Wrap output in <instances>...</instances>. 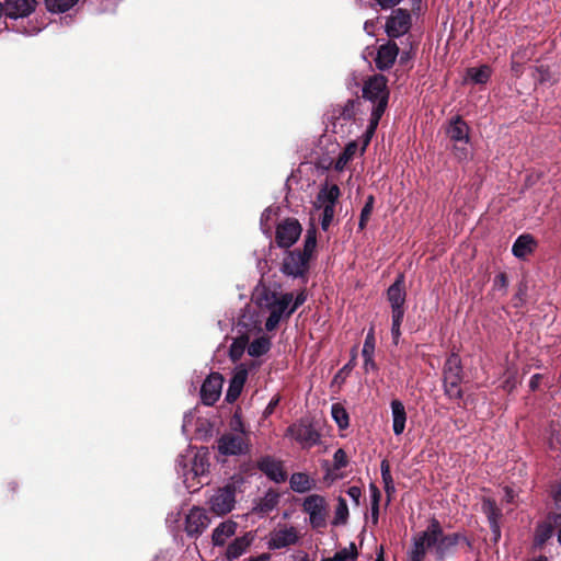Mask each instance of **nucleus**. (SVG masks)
Here are the masks:
<instances>
[{
    "label": "nucleus",
    "mask_w": 561,
    "mask_h": 561,
    "mask_svg": "<svg viewBox=\"0 0 561 561\" xmlns=\"http://www.w3.org/2000/svg\"><path fill=\"white\" fill-rule=\"evenodd\" d=\"M380 492L375 485H370V500H371V506H379L380 501Z\"/></svg>",
    "instance_id": "nucleus-54"
},
{
    "label": "nucleus",
    "mask_w": 561,
    "mask_h": 561,
    "mask_svg": "<svg viewBox=\"0 0 561 561\" xmlns=\"http://www.w3.org/2000/svg\"><path fill=\"white\" fill-rule=\"evenodd\" d=\"M207 455L206 448L188 447L178 457L176 471L188 490H198L199 484L203 483L201 479L207 474L209 468Z\"/></svg>",
    "instance_id": "nucleus-3"
},
{
    "label": "nucleus",
    "mask_w": 561,
    "mask_h": 561,
    "mask_svg": "<svg viewBox=\"0 0 561 561\" xmlns=\"http://www.w3.org/2000/svg\"><path fill=\"white\" fill-rule=\"evenodd\" d=\"M346 493L355 502L356 505L359 504V499L362 496L360 488L352 485L347 489Z\"/></svg>",
    "instance_id": "nucleus-53"
},
{
    "label": "nucleus",
    "mask_w": 561,
    "mask_h": 561,
    "mask_svg": "<svg viewBox=\"0 0 561 561\" xmlns=\"http://www.w3.org/2000/svg\"><path fill=\"white\" fill-rule=\"evenodd\" d=\"M271 554L268 553H261L256 557H250L247 561H270Z\"/></svg>",
    "instance_id": "nucleus-59"
},
{
    "label": "nucleus",
    "mask_w": 561,
    "mask_h": 561,
    "mask_svg": "<svg viewBox=\"0 0 561 561\" xmlns=\"http://www.w3.org/2000/svg\"><path fill=\"white\" fill-rule=\"evenodd\" d=\"M271 340L265 335H260L255 337L252 342L249 341L248 344V354L251 357H260L266 354L271 348Z\"/></svg>",
    "instance_id": "nucleus-29"
},
{
    "label": "nucleus",
    "mask_w": 561,
    "mask_h": 561,
    "mask_svg": "<svg viewBox=\"0 0 561 561\" xmlns=\"http://www.w3.org/2000/svg\"><path fill=\"white\" fill-rule=\"evenodd\" d=\"M382 9H390L398 4L401 0H376Z\"/></svg>",
    "instance_id": "nucleus-56"
},
{
    "label": "nucleus",
    "mask_w": 561,
    "mask_h": 561,
    "mask_svg": "<svg viewBox=\"0 0 561 561\" xmlns=\"http://www.w3.org/2000/svg\"><path fill=\"white\" fill-rule=\"evenodd\" d=\"M374 203H375L374 196L369 195L366 199V203H365L362 211H360V218H359V224H358L360 229H364L366 227V224L373 213Z\"/></svg>",
    "instance_id": "nucleus-46"
},
{
    "label": "nucleus",
    "mask_w": 561,
    "mask_h": 561,
    "mask_svg": "<svg viewBox=\"0 0 561 561\" xmlns=\"http://www.w3.org/2000/svg\"><path fill=\"white\" fill-rule=\"evenodd\" d=\"M356 100H347L343 105H340L337 111V115L335 116L339 119L348 121L355 116V105Z\"/></svg>",
    "instance_id": "nucleus-40"
},
{
    "label": "nucleus",
    "mask_w": 561,
    "mask_h": 561,
    "mask_svg": "<svg viewBox=\"0 0 561 561\" xmlns=\"http://www.w3.org/2000/svg\"><path fill=\"white\" fill-rule=\"evenodd\" d=\"M504 492H505L504 497H505L506 502H508V503L512 502L514 500V496H515L514 495V491L511 488L506 486L504 489Z\"/></svg>",
    "instance_id": "nucleus-61"
},
{
    "label": "nucleus",
    "mask_w": 561,
    "mask_h": 561,
    "mask_svg": "<svg viewBox=\"0 0 561 561\" xmlns=\"http://www.w3.org/2000/svg\"><path fill=\"white\" fill-rule=\"evenodd\" d=\"M277 503V495L273 493L266 494L263 500V503L260 505V510L262 512L271 511Z\"/></svg>",
    "instance_id": "nucleus-52"
},
{
    "label": "nucleus",
    "mask_w": 561,
    "mask_h": 561,
    "mask_svg": "<svg viewBox=\"0 0 561 561\" xmlns=\"http://www.w3.org/2000/svg\"><path fill=\"white\" fill-rule=\"evenodd\" d=\"M320 215V222L322 230L327 231L333 221L335 215V207L322 208Z\"/></svg>",
    "instance_id": "nucleus-49"
},
{
    "label": "nucleus",
    "mask_w": 561,
    "mask_h": 561,
    "mask_svg": "<svg viewBox=\"0 0 561 561\" xmlns=\"http://www.w3.org/2000/svg\"><path fill=\"white\" fill-rule=\"evenodd\" d=\"M404 308L391 309V336L394 344H398L401 335V324L404 318Z\"/></svg>",
    "instance_id": "nucleus-34"
},
{
    "label": "nucleus",
    "mask_w": 561,
    "mask_h": 561,
    "mask_svg": "<svg viewBox=\"0 0 561 561\" xmlns=\"http://www.w3.org/2000/svg\"><path fill=\"white\" fill-rule=\"evenodd\" d=\"M79 0H45L46 8L53 13H64L70 10Z\"/></svg>",
    "instance_id": "nucleus-38"
},
{
    "label": "nucleus",
    "mask_w": 561,
    "mask_h": 561,
    "mask_svg": "<svg viewBox=\"0 0 561 561\" xmlns=\"http://www.w3.org/2000/svg\"><path fill=\"white\" fill-rule=\"evenodd\" d=\"M364 369L366 371L375 370L376 369V364L374 362V356H369V359L364 358Z\"/></svg>",
    "instance_id": "nucleus-57"
},
{
    "label": "nucleus",
    "mask_w": 561,
    "mask_h": 561,
    "mask_svg": "<svg viewBox=\"0 0 561 561\" xmlns=\"http://www.w3.org/2000/svg\"><path fill=\"white\" fill-rule=\"evenodd\" d=\"M508 287V280L505 275V273H499L493 280V288L494 290L502 291L503 294L506 293Z\"/></svg>",
    "instance_id": "nucleus-50"
},
{
    "label": "nucleus",
    "mask_w": 561,
    "mask_h": 561,
    "mask_svg": "<svg viewBox=\"0 0 561 561\" xmlns=\"http://www.w3.org/2000/svg\"><path fill=\"white\" fill-rule=\"evenodd\" d=\"M210 510L217 515H225L232 511L236 504V488L225 485L219 488L208 501Z\"/></svg>",
    "instance_id": "nucleus-8"
},
{
    "label": "nucleus",
    "mask_w": 561,
    "mask_h": 561,
    "mask_svg": "<svg viewBox=\"0 0 561 561\" xmlns=\"http://www.w3.org/2000/svg\"><path fill=\"white\" fill-rule=\"evenodd\" d=\"M411 25L412 21L409 11L396 9L386 22V33L389 37H400L409 32Z\"/></svg>",
    "instance_id": "nucleus-11"
},
{
    "label": "nucleus",
    "mask_w": 561,
    "mask_h": 561,
    "mask_svg": "<svg viewBox=\"0 0 561 561\" xmlns=\"http://www.w3.org/2000/svg\"><path fill=\"white\" fill-rule=\"evenodd\" d=\"M385 110L386 108H382V105L381 106H373L369 125L364 135L360 153H363L366 150V147L370 142V139H371L373 135L375 134V130L379 124V121H380L382 114L385 113Z\"/></svg>",
    "instance_id": "nucleus-28"
},
{
    "label": "nucleus",
    "mask_w": 561,
    "mask_h": 561,
    "mask_svg": "<svg viewBox=\"0 0 561 561\" xmlns=\"http://www.w3.org/2000/svg\"><path fill=\"white\" fill-rule=\"evenodd\" d=\"M444 376H462V367L460 357L453 353L447 358L444 366Z\"/></svg>",
    "instance_id": "nucleus-36"
},
{
    "label": "nucleus",
    "mask_w": 561,
    "mask_h": 561,
    "mask_svg": "<svg viewBox=\"0 0 561 561\" xmlns=\"http://www.w3.org/2000/svg\"><path fill=\"white\" fill-rule=\"evenodd\" d=\"M385 110L386 108H382V105L381 106H373L369 125L364 135L360 153H363L366 150V147L370 142V139H371L373 135L375 134V130L379 124V121H380L382 114L385 113Z\"/></svg>",
    "instance_id": "nucleus-27"
},
{
    "label": "nucleus",
    "mask_w": 561,
    "mask_h": 561,
    "mask_svg": "<svg viewBox=\"0 0 561 561\" xmlns=\"http://www.w3.org/2000/svg\"><path fill=\"white\" fill-rule=\"evenodd\" d=\"M36 8V0H5L3 12L7 18L20 19L28 16Z\"/></svg>",
    "instance_id": "nucleus-16"
},
{
    "label": "nucleus",
    "mask_w": 561,
    "mask_h": 561,
    "mask_svg": "<svg viewBox=\"0 0 561 561\" xmlns=\"http://www.w3.org/2000/svg\"><path fill=\"white\" fill-rule=\"evenodd\" d=\"M224 378L219 373L210 374L202 385L201 399L205 405H213L221 394Z\"/></svg>",
    "instance_id": "nucleus-15"
},
{
    "label": "nucleus",
    "mask_w": 561,
    "mask_h": 561,
    "mask_svg": "<svg viewBox=\"0 0 561 561\" xmlns=\"http://www.w3.org/2000/svg\"><path fill=\"white\" fill-rule=\"evenodd\" d=\"M301 234V226L296 219H286L277 226L276 243L280 248H290Z\"/></svg>",
    "instance_id": "nucleus-13"
},
{
    "label": "nucleus",
    "mask_w": 561,
    "mask_h": 561,
    "mask_svg": "<svg viewBox=\"0 0 561 561\" xmlns=\"http://www.w3.org/2000/svg\"><path fill=\"white\" fill-rule=\"evenodd\" d=\"M340 196L341 191L336 184H325L319 191L316 201L313 202V207L316 210H320L322 208L328 207H335Z\"/></svg>",
    "instance_id": "nucleus-18"
},
{
    "label": "nucleus",
    "mask_w": 561,
    "mask_h": 561,
    "mask_svg": "<svg viewBox=\"0 0 561 561\" xmlns=\"http://www.w3.org/2000/svg\"><path fill=\"white\" fill-rule=\"evenodd\" d=\"M302 508L309 515L313 528L325 526L327 502L323 496L319 494L307 496L302 503Z\"/></svg>",
    "instance_id": "nucleus-9"
},
{
    "label": "nucleus",
    "mask_w": 561,
    "mask_h": 561,
    "mask_svg": "<svg viewBox=\"0 0 561 561\" xmlns=\"http://www.w3.org/2000/svg\"><path fill=\"white\" fill-rule=\"evenodd\" d=\"M271 214H272V209H271V208H266V209L262 213V216H261V225H262V226L264 225V221H265V220H268V219H270Z\"/></svg>",
    "instance_id": "nucleus-63"
},
{
    "label": "nucleus",
    "mask_w": 561,
    "mask_h": 561,
    "mask_svg": "<svg viewBox=\"0 0 561 561\" xmlns=\"http://www.w3.org/2000/svg\"><path fill=\"white\" fill-rule=\"evenodd\" d=\"M358 151V142L353 140L350 141L344 150L340 153L339 158L335 161L334 169L336 171H343L347 163L354 159L355 154Z\"/></svg>",
    "instance_id": "nucleus-30"
},
{
    "label": "nucleus",
    "mask_w": 561,
    "mask_h": 561,
    "mask_svg": "<svg viewBox=\"0 0 561 561\" xmlns=\"http://www.w3.org/2000/svg\"><path fill=\"white\" fill-rule=\"evenodd\" d=\"M446 133L454 142H469V126L459 116L449 122Z\"/></svg>",
    "instance_id": "nucleus-24"
},
{
    "label": "nucleus",
    "mask_w": 561,
    "mask_h": 561,
    "mask_svg": "<svg viewBox=\"0 0 561 561\" xmlns=\"http://www.w3.org/2000/svg\"><path fill=\"white\" fill-rule=\"evenodd\" d=\"M399 55V47L393 42H388L378 47L375 57L376 67L383 71L390 69Z\"/></svg>",
    "instance_id": "nucleus-17"
},
{
    "label": "nucleus",
    "mask_w": 561,
    "mask_h": 561,
    "mask_svg": "<svg viewBox=\"0 0 561 561\" xmlns=\"http://www.w3.org/2000/svg\"><path fill=\"white\" fill-rule=\"evenodd\" d=\"M553 529L550 524H540L536 528L535 533V541L537 545L541 546L545 543L551 536H552Z\"/></svg>",
    "instance_id": "nucleus-42"
},
{
    "label": "nucleus",
    "mask_w": 561,
    "mask_h": 561,
    "mask_svg": "<svg viewBox=\"0 0 561 561\" xmlns=\"http://www.w3.org/2000/svg\"><path fill=\"white\" fill-rule=\"evenodd\" d=\"M249 335H240L236 337L229 347V357L232 362L239 360L248 351Z\"/></svg>",
    "instance_id": "nucleus-33"
},
{
    "label": "nucleus",
    "mask_w": 561,
    "mask_h": 561,
    "mask_svg": "<svg viewBox=\"0 0 561 561\" xmlns=\"http://www.w3.org/2000/svg\"><path fill=\"white\" fill-rule=\"evenodd\" d=\"M218 451L225 456L245 455L250 448L249 434L225 433L217 442Z\"/></svg>",
    "instance_id": "nucleus-4"
},
{
    "label": "nucleus",
    "mask_w": 561,
    "mask_h": 561,
    "mask_svg": "<svg viewBox=\"0 0 561 561\" xmlns=\"http://www.w3.org/2000/svg\"><path fill=\"white\" fill-rule=\"evenodd\" d=\"M375 353V335H374V329L371 328L365 339L362 355L364 358L369 359V356H374Z\"/></svg>",
    "instance_id": "nucleus-47"
},
{
    "label": "nucleus",
    "mask_w": 561,
    "mask_h": 561,
    "mask_svg": "<svg viewBox=\"0 0 561 561\" xmlns=\"http://www.w3.org/2000/svg\"><path fill=\"white\" fill-rule=\"evenodd\" d=\"M482 511L488 517L492 533L494 534L495 538H499L501 536V510L497 507L496 503L492 499L485 497L482 501Z\"/></svg>",
    "instance_id": "nucleus-21"
},
{
    "label": "nucleus",
    "mask_w": 561,
    "mask_h": 561,
    "mask_svg": "<svg viewBox=\"0 0 561 561\" xmlns=\"http://www.w3.org/2000/svg\"><path fill=\"white\" fill-rule=\"evenodd\" d=\"M407 298L404 276L398 275L394 283L387 290V300L390 304L391 309L404 308Z\"/></svg>",
    "instance_id": "nucleus-19"
},
{
    "label": "nucleus",
    "mask_w": 561,
    "mask_h": 561,
    "mask_svg": "<svg viewBox=\"0 0 561 561\" xmlns=\"http://www.w3.org/2000/svg\"><path fill=\"white\" fill-rule=\"evenodd\" d=\"M458 534L444 535L440 524L432 519L424 531L413 537L409 561H423L427 549L434 548L438 559L443 560L458 543Z\"/></svg>",
    "instance_id": "nucleus-2"
},
{
    "label": "nucleus",
    "mask_w": 561,
    "mask_h": 561,
    "mask_svg": "<svg viewBox=\"0 0 561 561\" xmlns=\"http://www.w3.org/2000/svg\"><path fill=\"white\" fill-rule=\"evenodd\" d=\"M288 434L296 439L304 448H310L320 440V434L307 422H299L288 427Z\"/></svg>",
    "instance_id": "nucleus-12"
},
{
    "label": "nucleus",
    "mask_w": 561,
    "mask_h": 561,
    "mask_svg": "<svg viewBox=\"0 0 561 561\" xmlns=\"http://www.w3.org/2000/svg\"><path fill=\"white\" fill-rule=\"evenodd\" d=\"M257 364L251 362V364L241 363L237 365L232 371L229 387L226 392L225 400L229 403H233L241 394L244 383L248 379L249 373L256 368Z\"/></svg>",
    "instance_id": "nucleus-7"
},
{
    "label": "nucleus",
    "mask_w": 561,
    "mask_h": 561,
    "mask_svg": "<svg viewBox=\"0 0 561 561\" xmlns=\"http://www.w3.org/2000/svg\"><path fill=\"white\" fill-rule=\"evenodd\" d=\"M259 469L277 483L284 482L287 478L282 462L271 457L262 458L259 461Z\"/></svg>",
    "instance_id": "nucleus-20"
},
{
    "label": "nucleus",
    "mask_w": 561,
    "mask_h": 561,
    "mask_svg": "<svg viewBox=\"0 0 561 561\" xmlns=\"http://www.w3.org/2000/svg\"><path fill=\"white\" fill-rule=\"evenodd\" d=\"M380 470H381V478L385 483V490H386L387 494L390 495L392 492H394V485H393L392 477L390 473L389 463L386 460L381 461Z\"/></svg>",
    "instance_id": "nucleus-43"
},
{
    "label": "nucleus",
    "mask_w": 561,
    "mask_h": 561,
    "mask_svg": "<svg viewBox=\"0 0 561 561\" xmlns=\"http://www.w3.org/2000/svg\"><path fill=\"white\" fill-rule=\"evenodd\" d=\"M316 245H317L316 230L310 229L306 233L304 250L300 251L301 254L307 255V259L310 260L311 254H312L313 250L316 249Z\"/></svg>",
    "instance_id": "nucleus-45"
},
{
    "label": "nucleus",
    "mask_w": 561,
    "mask_h": 561,
    "mask_svg": "<svg viewBox=\"0 0 561 561\" xmlns=\"http://www.w3.org/2000/svg\"><path fill=\"white\" fill-rule=\"evenodd\" d=\"M379 506H371V519L374 524L378 523Z\"/></svg>",
    "instance_id": "nucleus-62"
},
{
    "label": "nucleus",
    "mask_w": 561,
    "mask_h": 561,
    "mask_svg": "<svg viewBox=\"0 0 561 561\" xmlns=\"http://www.w3.org/2000/svg\"><path fill=\"white\" fill-rule=\"evenodd\" d=\"M278 403V399H272L270 401V403L267 404L266 409H265V414L268 415L273 412V410L275 409V407L277 405Z\"/></svg>",
    "instance_id": "nucleus-60"
},
{
    "label": "nucleus",
    "mask_w": 561,
    "mask_h": 561,
    "mask_svg": "<svg viewBox=\"0 0 561 561\" xmlns=\"http://www.w3.org/2000/svg\"><path fill=\"white\" fill-rule=\"evenodd\" d=\"M536 247L537 241L535 238L529 233H524L513 243L512 253L515 257L524 260L535 251Z\"/></svg>",
    "instance_id": "nucleus-22"
},
{
    "label": "nucleus",
    "mask_w": 561,
    "mask_h": 561,
    "mask_svg": "<svg viewBox=\"0 0 561 561\" xmlns=\"http://www.w3.org/2000/svg\"><path fill=\"white\" fill-rule=\"evenodd\" d=\"M391 414H392V430L393 433L399 436L404 432L407 422V412L403 403L400 400L391 401Z\"/></svg>",
    "instance_id": "nucleus-26"
},
{
    "label": "nucleus",
    "mask_w": 561,
    "mask_h": 561,
    "mask_svg": "<svg viewBox=\"0 0 561 561\" xmlns=\"http://www.w3.org/2000/svg\"><path fill=\"white\" fill-rule=\"evenodd\" d=\"M253 539L254 536L251 533H245L243 536L237 537L227 547L226 558L232 561L241 557L251 546Z\"/></svg>",
    "instance_id": "nucleus-23"
},
{
    "label": "nucleus",
    "mask_w": 561,
    "mask_h": 561,
    "mask_svg": "<svg viewBox=\"0 0 561 561\" xmlns=\"http://www.w3.org/2000/svg\"><path fill=\"white\" fill-rule=\"evenodd\" d=\"M229 426H230L229 433L249 434L248 431L245 430L241 414L238 411H236L234 414L232 415Z\"/></svg>",
    "instance_id": "nucleus-48"
},
{
    "label": "nucleus",
    "mask_w": 561,
    "mask_h": 561,
    "mask_svg": "<svg viewBox=\"0 0 561 561\" xmlns=\"http://www.w3.org/2000/svg\"><path fill=\"white\" fill-rule=\"evenodd\" d=\"M334 467L337 469L344 468L347 465L346 453L343 449H337L333 455Z\"/></svg>",
    "instance_id": "nucleus-51"
},
{
    "label": "nucleus",
    "mask_w": 561,
    "mask_h": 561,
    "mask_svg": "<svg viewBox=\"0 0 561 561\" xmlns=\"http://www.w3.org/2000/svg\"><path fill=\"white\" fill-rule=\"evenodd\" d=\"M461 381L462 376H444V389L448 398L460 399L462 397Z\"/></svg>",
    "instance_id": "nucleus-31"
},
{
    "label": "nucleus",
    "mask_w": 561,
    "mask_h": 561,
    "mask_svg": "<svg viewBox=\"0 0 561 561\" xmlns=\"http://www.w3.org/2000/svg\"><path fill=\"white\" fill-rule=\"evenodd\" d=\"M331 414L333 420L336 422L337 426L341 430H345L348 427V413L340 403L332 404Z\"/></svg>",
    "instance_id": "nucleus-37"
},
{
    "label": "nucleus",
    "mask_w": 561,
    "mask_h": 561,
    "mask_svg": "<svg viewBox=\"0 0 561 561\" xmlns=\"http://www.w3.org/2000/svg\"><path fill=\"white\" fill-rule=\"evenodd\" d=\"M540 379H541V375H539V374L534 375V376L530 378L529 387H530L533 390H536V389L539 387Z\"/></svg>",
    "instance_id": "nucleus-58"
},
{
    "label": "nucleus",
    "mask_w": 561,
    "mask_h": 561,
    "mask_svg": "<svg viewBox=\"0 0 561 561\" xmlns=\"http://www.w3.org/2000/svg\"><path fill=\"white\" fill-rule=\"evenodd\" d=\"M348 518V507L347 503L343 497H339L337 505L335 508V516L333 519V525H344Z\"/></svg>",
    "instance_id": "nucleus-39"
},
{
    "label": "nucleus",
    "mask_w": 561,
    "mask_h": 561,
    "mask_svg": "<svg viewBox=\"0 0 561 561\" xmlns=\"http://www.w3.org/2000/svg\"><path fill=\"white\" fill-rule=\"evenodd\" d=\"M492 70L489 66L472 67L467 70V79L474 84H484L489 81Z\"/></svg>",
    "instance_id": "nucleus-32"
},
{
    "label": "nucleus",
    "mask_w": 561,
    "mask_h": 561,
    "mask_svg": "<svg viewBox=\"0 0 561 561\" xmlns=\"http://www.w3.org/2000/svg\"><path fill=\"white\" fill-rule=\"evenodd\" d=\"M290 488L298 493L307 492L312 486V481L306 473H294L289 480Z\"/></svg>",
    "instance_id": "nucleus-35"
},
{
    "label": "nucleus",
    "mask_w": 561,
    "mask_h": 561,
    "mask_svg": "<svg viewBox=\"0 0 561 561\" xmlns=\"http://www.w3.org/2000/svg\"><path fill=\"white\" fill-rule=\"evenodd\" d=\"M363 96L373 103V106L387 107L388 104V90L387 79L381 75H375L369 78L363 88Z\"/></svg>",
    "instance_id": "nucleus-5"
},
{
    "label": "nucleus",
    "mask_w": 561,
    "mask_h": 561,
    "mask_svg": "<svg viewBox=\"0 0 561 561\" xmlns=\"http://www.w3.org/2000/svg\"><path fill=\"white\" fill-rule=\"evenodd\" d=\"M309 260L299 250L289 251L285 254L280 271L286 276L294 278L304 277L308 272Z\"/></svg>",
    "instance_id": "nucleus-10"
},
{
    "label": "nucleus",
    "mask_w": 561,
    "mask_h": 561,
    "mask_svg": "<svg viewBox=\"0 0 561 561\" xmlns=\"http://www.w3.org/2000/svg\"><path fill=\"white\" fill-rule=\"evenodd\" d=\"M210 519L207 512L194 506L190 510L185 518V531L190 537H198L208 527Z\"/></svg>",
    "instance_id": "nucleus-14"
},
{
    "label": "nucleus",
    "mask_w": 561,
    "mask_h": 561,
    "mask_svg": "<svg viewBox=\"0 0 561 561\" xmlns=\"http://www.w3.org/2000/svg\"><path fill=\"white\" fill-rule=\"evenodd\" d=\"M238 524L233 520H225L220 523L211 535L214 546H224L226 541L236 535Z\"/></svg>",
    "instance_id": "nucleus-25"
},
{
    "label": "nucleus",
    "mask_w": 561,
    "mask_h": 561,
    "mask_svg": "<svg viewBox=\"0 0 561 561\" xmlns=\"http://www.w3.org/2000/svg\"><path fill=\"white\" fill-rule=\"evenodd\" d=\"M256 305L270 313L265 329L273 331L284 318L290 317L307 299L306 293H283L277 286L260 285L253 294Z\"/></svg>",
    "instance_id": "nucleus-1"
},
{
    "label": "nucleus",
    "mask_w": 561,
    "mask_h": 561,
    "mask_svg": "<svg viewBox=\"0 0 561 561\" xmlns=\"http://www.w3.org/2000/svg\"><path fill=\"white\" fill-rule=\"evenodd\" d=\"M376 561H385L382 547L379 548V552L377 553Z\"/></svg>",
    "instance_id": "nucleus-64"
},
{
    "label": "nucleus",
    "mask_w": 561,
    "mask_h": 561,
    "mask_svg": "<svg viewBox=\"0 0 561 561\" xmlns=\"http://www.w3.org/2000/svg\"><path fill=\"white\" fill-rule=\"evenodd\" d=\"M357 556L356 546L354 542H351L348 548H343L335 552L333 561H355Z\"/></svg>",
    "instance_id": "nucleus-41"
},
{
    "label": "nucleus",
    "mask_w": 561,
    "mask_h": 561,
    "mask_svg": "<svg viewBox=\"0 0 561 561\" xmlns=\"http://www.w3.org/2000/svg\"><path fill=\"white\" fill-rule=\"evenodd\" d=\"M453 153L458 161H467L471 157L469 142H455Z\"/></svg>",
    "instance_id": "nucleus-44"
},
{
    "label": "nucleus",
    "mask_w": 561,
    "mask_h": 561,
    "mask_svg": "<svg viewBox=\"0 0 561 561\" xmlns=\"http://www.w3.org/2000/svg\"><path fill=\"white\" fill-rule=\"evenodd\" d=\"M299 539L300 534L296 527L279 525L270 533L266 545L268 549L278 550L296 545Z\"/></svg>",
    "instance_id": "nucleus-6"
},
{
    "label": "nucleus",
    "mask_w": 561,
    "mask_h": 561,
    "mask_svg": "<svg viewBox=\"0 0 561 561\" xmlns=\"http://www.w3.org/2000/svg\"><path fill=\"white\" fill-rule=\"evenodd\" d=\"M194 419L193 411H188L183 416V424H182V431L186 433L187 427L192 424V421Z\"/></svg>",
    "instance_id": "nucleus-55"
}]
</instances>
